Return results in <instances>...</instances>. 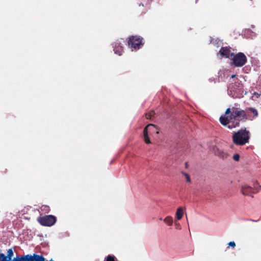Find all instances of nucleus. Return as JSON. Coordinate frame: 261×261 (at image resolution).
Instances as JSON below:
<instances>
[{
	"label": "nucleus",
	"instance_id": "39448f33",
	"mask_svg": "<svg viewBox=\"0 0 261 261\" xmlns=\"http://www.w3.org/2000/svg\"><path fill=\"white\" fill-rule=\"evenodd\" d=\"M37 220L42 226H51L56 222L57 218L53 215H46L42 217H39Z\"/></svg>",
	"mask_w": 261,
	"mask_h": 261
},
{
	"label": "nucleus",
	"instance_id": "9d476101",
	"mask_svg": "<svg viewBox=\"0 0 261 261\" xmlns=\"http://www.w3.org/2000/svg\"><path fill=\"white\" fill-rule=\"evenodd\" d=\"M219 53L221 56L226 58H229L231 57L230 54L231 53H230V48L228 47H222Z\"/></svg>",
	"mask_w": 261,
	"mask_h": 261
},
{
	"label": "nucleus",
	"instance_id": "f03ea898",
	"mask_svg": "<svg viewBox=\"0 0 261 261\" xmlns=\"http://www.w3.org/2000/svg\"><path fill=\"white\" fill-rule=\"evenodd\" d=\"M249 131L246 128H241L232 133V139L233 143L236 145L243 146L249 143L250 138Z\"/></svg>",
	"mask_w": 261,
	"mask_h": 261
},
{
	"label": "nucleus",
	"instance_id": "dca6fc26",
	"mask_svg": "<svg viewBox=\"0 0 261 261\" xmlns=\"http://www.w3.org/2000/svg\"><path fill=\"white\" fill-rule=\"evenodd\" d=\"M116 257L114 255H109L105 259V261H116Z\"/></svg>",
	"mask_w": 261,
	"mask_h": 261
},
{
	"label": "nucleus",
	"instance_id": "9b49d317",
	"mask_svg": "<svg viewBox=\"0 0 261 261\" xmlns=\"http://www.w3.org/2000/svg\"><path fill=\"white\" fill-rule=\"evenodd\" d=\"M214 151H215V155H216L217 156H219V158H220L223 160L226 159L228 155L227 153L223 151V150H222L218 148H216V149H215Z\"/></svg>",
	"mask_w": 261,
	"mask_h": 261
},
{
	"label": "nucleus",
	"instance_id": "4468645a",
	"mask_svg": "<svg viewBox=\"0 0 261 261\" xmlns=\"http://www.w3.org/2000/svg\"><path fill=\"white\" fill-rule=\"evenodd\" d=\"M164 221L169 226H171L173 224V219L172 217L167 216L164 219Z\"/></svg>",
	"mask_w": 261,
	"mask_h": 261
},
{
	"label": "nucleus",
	"instance_id": "6e6552de",
	"mask_svg": "<svg viewBox=\"0 0 261 261\" xmlns=\"http://www.w3.org/2000/svg\"><path fill=\"white\" fill-rule=\"evenodd\" d=\"M247 118L246 119L241 120V121L245 122L247 120H252L258 116V112L257 110L254 108H249L245 111Z\"/></svg>",
	"mask_w": 261,
	"mask_h": 261
},
{
	"label": "nucleus",
	"instance_id": "aec40b11",
	"mask_svg": "<svg viewBox=\"0 0 261 261\" xmlns=\"http://www.w3.org/2000/svg\"><path fill=\"white\" fill-rule=\"evenodd\" d=\"M228 245L234 248L236 246V244H235L234 242L232 241V242H230L228 243Z\"/></svg>",
	"mask_w": 261,
	"mask_h": 261
},
{
	"label": "nucleus",
	"instance_id": "b1692460",
	"mask_svg": "<svg viewBox=\"0 0 261 261\" xmlns=\"http://www.w3.org/2000/svg\"><path fill=\"white\" fill-rule=\"evenodd\" d=\"M159 220H160V221H162V218H160L159 219Z\"/></svg>",
	"mask_w": 261,
	"mask_h": 261
},
{
	"label": "nucleus",
	"instance_id": "412c9836",
	"mask_svg": "<svg viewBox=\"0 0 261 261\" xmlns=\"http://www.w3.org/2000/svg\"><path fill=\"white\" fill-rule=\"evenodd\" d=\"M151 117V114L150 113L146 114V117L147 119H150Z\"/></svg>",
	"mask_w": 261,
	"mask_h": 261
},
{
	"label": "nucleus",
	"instance_id": "423d86ee",
	"mask_svg": "<svg viewBox=\"0 0 261 261\" xmlns=\"http://www.w3.org/2000/svg\"><path fill=\"white\" fill-rule=\"evenodd\" d=\"M157 130V127L154 124H149L144 128L143 136L144 138V141L146 144L151 143V141L148 136V133H151L156 130V133L158 134L159 133V132Z\"/></svg>",
	"mask_w": 261,
	"mask_h": 261
},
{
	"label": "nucleus",
	"instance_id": "6ab92c4d",
	"mask_svg": "<svg viewBox=\"0 0 261 261\" xmlns=\"http://www.w3.org/2000/svg\"><path fill=\"white\" fill-rule=\"evenodd\" d=\"M41 210L45 211H46V212H48V211H49V206H48L47 205H43L41 207Z\"/></svg>",
	"mask_w": 261,
	"mask_h": 261
},
{
	"label": "nucleus",
	"instance_id": "1a4fd4ad",
	"mask_svg": "<svg viewBox=\"0 0 261 261\" xmlns=\"http://www.w3.org/2000/svg\"><path fill=\"white\" fill-rule=\"evenodd\" d=\"M122 40L123 39L122 38L118 39L112 44L115 53L119 56H121L122 55L123 50V48L121 45Z\"/></svg>",
	"mask_w": 261,
	"mask_h": 261
},
{
	"label": "nucleus",
	"instance_id": "4be33fe9",
	"mask_svg": "<svg viewBox=\"0 0 261 261\" xmlns=\"http://www.w3.org/2000/svg\"><path fill=\"white\" fill-rule=\"evenodd\" d=\"M254 95H257V97H258L260 95L259 94H258L257 92H255L254 93Z\"/></svg>",
	"mask_w": 261,
	"mask_h": 261
},
{
	"label": "nucleus",
	"instance_id": "0eeeda50",
	"mask_svg": "<svg viewBox=\"0 0 261 261\" xmlns=\"http://www.w3.org/2000/svg\"><path fill=\"white\" fill-rule=\"evenodd\" d=\"M260 189V186H259L258 188H252L250 186L244 185L241 187V192L244 195L250 196L253 197L252 194L257 193Z\"/></svg>",
	"mask_w": 261,
	"mask_h": 261
},
{
	"label": "nucleus",
	"instance_id": "ddd939ff",
	"mask_svg": "<svg viewBox=\"0 0 261 261\" xmlns=\"http://www.w3.org/2000/svg\"><path fill=\"white\" fill-rule=\"evenodd\" d=\"M13 256V251L12 249H9L7 251V255H6V260L9 261H13L12 257Z\"/></svg>",
	"mask_w": 261,
	"mask_h": 261
},
{
	"label": "nucleus",
	"instance_id": "f8f14e48",
	"mask_svg": "<svg viewBox=\"0 0 261 261\" xmlns=\"http://www.w3.org/2000/svg\"><path fill=\"white\" fill-rule=\"evenodd\" d=\"M184 215L183 209L182 207H180L177 208V211L176 212V218L177 220H180Z\"/></svg>",
	"mask_w": 261,
	"mask_h": 261
},
{
	"label": "nucleus",
	"instance_id": "7ed1b4c3",
	"mask_svg": "<svg viewBox=\"0 0 261 261\" xmlns=\"http://www.w3.org/2000/svg\"><path fill=\"white\" fill-rule=\"evenodd\" d=\"M230 56L232 57L231 59V65L235 67H242L245 65L247 62V58L243 53L240 52L237 54L231 53Z\"/></svg>",
	"mask_w": 261,
	"mask_h": 261
},
{
	"label": "nucleus",
	"instance_id": "f3484780",
	"mask_svg": "<svg viewBox=\"0 0 261 261\" xmlns=\"http://www.w3.org/2000/svg\"><path fill=\"white\" fill-rule=\"evenodd\" d=\"M182 174L183 175V176L185 177V178L187 182H191V178L190 175L188 173L184 172H182Z\"/></svg>",
	"mask_w": 261,
	"mask_h": 261
},
{
	"label": "nucleus",
	"instance_id": "a211bd4d",
	"mask_svg": "<svg viewBox=\"0 0 261 261\" xmlns=\"http://www.w3.org/2000/svg\"><path fill=\"white\" fill-rule=\"evenodd\" d=\"M233 159L236 161H239L240 160V155L236 153L233 155Z\"/></svg>",
	"mask_w": 261,
	"mask_h": 261
},
{
	"label": "nucleus",
	"instance_id": "f257e3e1",
	"mask_svg": "<svg viewBox=\"0 0 261 261\" xmlns=\"http://www.w3.org/2000/svg\"><path fill=\"white\" fill-rule=\"evenodd\" d=\"M225 114V115L230 114V115L229 117L221 116L219 120L222 125L227 126L229 129L239 126L241 120L247 118L245 110L236 107H232L231 109L227 108Z\"/></svg>",
	"mask_w": 261,
	"mask_h": 261
},
{
	"label": "nucleus",
	"instance_id": "2eb2a0df",
	"mask_svg": "<svg viewBox=\"0 0 261 261\" xmlns=\"http://www.w3.org/2000/svg\"><path fill=\"white\" fill-rule=\"evenodd\" d=\"M0 261H9L6 260V255L3 253H0ZM13 261H19V257H15Z\"/></svg>",
	"mask_w": 261,
	"mask_h": 261
},
{
	"label": "nucleus",
	"instance_id": "20e7f679",
	"mask_svg": "<svg viewBox=\"0 0 261 261\" xmlns=\"http://www.w3.org/2000/svg\"><path fill=\"white\" fill-rule=\"evenodd\" d=\"M143 38L138 36H130L127 38L128 47L132 50L140 49L144 44Z\"/></svg>",
	"mask_w": 261,
	"mask_h": 261
},
{
	"label": "nucleus",
	"instance_id": "5701e85b",
	"mask_svg": "<svg viewBox=\"0 0 261 261\" xmlns=\"http://www.w3.org/2000/svg\"><path fill=\"white\" fill-rule=\"evenodd\" d=\"M236 74H233V75H232L231 76V77L232 79H233V78H234V77H236Z\"/></svg>",
	"mask_w": 261,
	"mask_h": 261
}]
</instances>
